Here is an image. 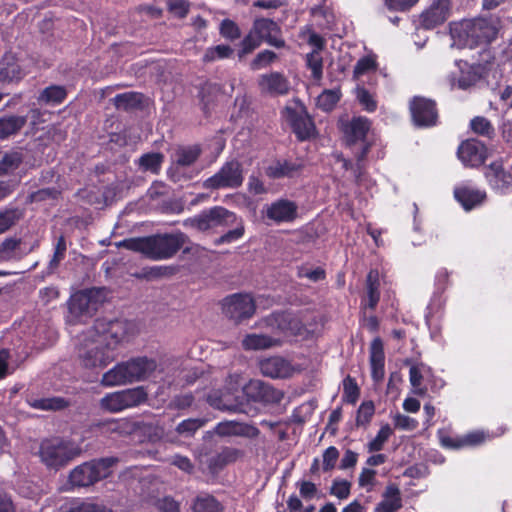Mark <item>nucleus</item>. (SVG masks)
I'll return each mask as SVG.
<instances>
[{
    "label": "nucleus",
    "instance_id": "obj_3",
    "mask_svg": "<svg viewBox=\"0 0 512 512\" xmlns=\"http://www.w3.org/2000/svg\"><path fill=\"white\" fill-rule=\"evenodd\" d=\"M80 443L68 437L52 436L41 440L37 451L40 462L49 471H59L81 456Z\"/></svg>",
    "mask_w": 512,
    "mask_h": 512
},
{
    "label": "nucleus",
    "instance_id": "obj_49",
    "mask_svg": "<svg viewBox=\"0 0 512 512\" xmlns=\"http://www.w3.org/2000/svg\"><path fill=\"white\" fill-rule=\"evenodd\" d=\"M201 154L199 146L181 148L176 153V163L180 166H190L197 161Z\"/></svg>",
    "mask_w": 512,
    "mask_h": 512
},
{
    "label": "nucleus",
    "instance_id": "obj_7",
    "mask_svg": "<svg viewBox=\"0 0 512 512\" xmlns=\"http://www.w3.org/2000/svg\"><path fill=\"white\" fill-rule=\"evenodd\" d=\"M236 222V213L223 206L204 209L199 214L183 221V225L199 232H208L217 228H227Z\"/></svg>",
    "mask_w": 512,
    "mask_h": 512
},
{
    "label": "nucleus",
    "instance_id": "obj_20",
    "mask_svg": "<svg viewBox=\"0 0 512 512\" xmlns=\"http://www.w3.org/2000/svg\"><path fill=\"white\" fill-rule=\"evenodd\" d=\"M247 396L255 402L262 404H279L284 393L260 380H251L245 388Z\"/></svg>",
    "mask_w": 512,
    "mask_h": 512
},
{
    "label": "nucleus",
    "instance_id": "obj_29",
    "mask_svg": "<svg viewBox=\"0 0 512 512\" xmlns=\"http://www.w3.org/2000/svg\"><path fill=\"white\" fill-rule=\"evenodd\" d=\"M259 86L262 90L273 95H285L290 89L289 81L279 72L262 75Z\"/></svg>",
    "mask_w": 512,
    "mask_h": 512
},
{
    "label": "nucleus",
    "instance_id": "obj_46",
    "mask_svg": "<svg viewBox=\"0 0 512 512\" xmlns=\"http://www.w3.org/2000/svg\"><path fill=\"white\" fill-rule=\"evenodd\" d=\"M198 97L200 99L201 110L205 116L208 117L216 102V93L214 88L209 84L203 85L199 90Z\"/></svg>",
    "mask_w": 512,
    "mask_h": 512
},
{
    "label": "nucleus",
    "instance_id": "obj_39",
    "mask_svg": "<svg viewBox=\"0 0 512 512\" xmlns=\"http://www.w3.org/2000/svg\"><path fill=\"white\" fill-rule=\"evenodd\" d=\"M470 130L477 136L493 140L496 136L495 128L492 122L484 116H475L470 120Z\"/></svg>",
    "mask_w": 512,
    "mask_h": 512
},
{
    "label": "nucleus",
    "instance_id": "obj_9",
    "mask_svg": "<svg viewBox=\"0 0 512 512\" xmlns=\"http://www.w3.org/2000/svg\"><path fill=\"white\" fill-rule=\"evenodd\" d=\"M244 181L243 166L236 160L226 161L221 168L203 182V187L209 190L236 189Z\"/></svg>",
    "mask_w": 512,
    "mask_h": 512
},
{
    "label": "nucleus",
    "instance_id": "obj_48",
    "mask_svg": "<svg viewBox=\"0 0 512 512\" xmlns=\"http://www.w3.org/2000/svg\"><path fill=\"white\" fill-rule=\"evenodd\" d=\"M22 212L17 207H9L0 211V234L9 230L20 218Z\"/></svg>",
    "mask_w": 512,
    "mask_h": 512
},
{
    "label": "nucleus",
    "instance_id": "obj_35",
    "mask_svg": "<svg viewBox=\"0 0 512 512\" xmlns=\"http://www.w3.org/2000/svg\"><path fill=\"white\" fill-rule=\"evenodd\" d=\"M380 281L379 272L377 270H370L366 278V294L367 302L362 305L370 310H375L380 300Z\"/></svg>",
    "mask_w": 512,
    "mask_h": 512
},
{
    "label": "nucleus",
    "instance_id": "obj_44",
    "mask_svg": "<svg viewBox=\"0 0 512 512\" xmlns=\"http://www.w3.org/2000/svg\"><path fill=\"white\" fill-rule=\"evenodd\" d=\"M125 408H131L144 403L147 393L143 387H136L120 391Z\"/></svg>",
    "mask_w": 512,
    "mask_h": 512
},
{
    "label": "nucleus",
    "instance_id": "obj_19",
    "mask_svg": "<svg viewBox=\"0 0 512 512\" xmlns=\"http://www.w3.org/2000/svg\"><path fill=\"white\" fill-rule=\"evenodd\" d=\"M437 435L443 448L453 450L464 447H476L483 444L486 440V435L481 431H473L462 436H453L448 431L439 429Z\"/></svg>",
    "mask_w": 512,
    "mask_h": 512
},
{
    "label": "nucleus",
    "instance_id": "obj_12",
    "mask_svg": "<svg viewBox=\"0 0 512 512\" xmlns=\"http://www.w3.org/2000/svg\"><path fill=\"white\" fill-rule=\"evenodd\" d=\"M95 329L100 334V340L103 343H111V347L115 351L117 345L128 338L132 323L120 319H97Z\"/></svg>",
    "mask_w": 512,
    "mask_h": 512
},
{
    "label": "nucleus",
    "instance_id": "obj_23",
    "mask_svg": "<svg viewBox=\"0 0 512 512\" xmlns=\"http://www.w3.org/2000/svg\"><path fill=\"white\" fill-rule=\"evenodd\" d=\"M261 373L272 379H284L292 376L293 367L291 363L280 356H273L262 359L259 362Z\"/></svg>",
    "mask_w": 512,
    "mask_h": 512
},
{
    "label": "nucleus",
    "instance_id": "obj_21",
    "mask_svg": "<svg viewBox=\"0 0 512 512\" xmlns=\"http://www.w3.org/2000/svg\"><path fill=\"white\" fill-rule=\"evenodd\" d=\"M266 218L275 223H290L298 216V206L288 199H278L267 206Z\"/></svg>",
    "mask_w": 512,
    "mask_h": 512
},
{
    "label": "nucleus",
    "instance_id": "obj_59",
    "mask_svg": "<svg viewBox=\"0 0 512 512\" xmlns=\"http://www.w3.org/2000/svg\"><path fill=\"white\" fill-rule=\"evenodd\" d=\"M375 412V406L372 401L363 402L357 410L356 425L366 426L370 423Z\"/></svg>",
    "mask_w": 512,
    "mask_h": 512
},
{
    "label": "nucleus",
    "instance_id": "obj_34",
    "mask_svg": "<svg viewBox=\"0 0 512 512\" xmlns=\"http://www.w3.org/2000/svg\"><path fill=\"white\" fill-rule=\"evenodd\" d=\"M67 96L68 92L65 86L50 85L39 93L37 101L39 104L57 106L62 104Z\"/></svg>",
    "mask_w": 512,
    "mask_h": 512
},
{
    "label": "nucleus",
    "instance_id": "obj_10",
    "mask_svg": "<svg viewBox=\"0 0 512 512\" xmlns=\"http://www.w3.org/2000/svg\"><path fill=\"white\" fill-rule=\"evenodd\" d=\"M282 116L290 125L298 141H309L317 136L315 123L305 107L297 110L296 108L286 106L282 111Z\"/></svg>",
    "mask_w": 512,
    "mask_h": 512
},
{
    "label": "nucleus",
    "instance_id": "obj_1",
    "mask_svg": "<svg viewBox=\"0 0 512 512\" xmlns=\"http://www.w3.org/2000/svg\"><path fill=\"white\" fill-rule=\"evenodd\" d=\"M499 28L498 18L478 17L451 23L450 33L459 46L473 49L491 44L497 38Z\"/></svg>",
    "mask_w": 512,
    "mask_h": 512
},
{
    "label": "nucleus",
    "instance_id": "obj_55",
    "mask_svg": "<svg viewBox=\"0 0 512 512\" xmlns=\"http://www.w3.org/2000/svg\"><path fill=\"white\" fill-rule=\"evenodd\" d=\"M21 244V239L18 238H6L0 244V260L10 261L16 258V250Z\"/></svg>",
    "mask_w": 512,
    "mask_h": 512
},
{
    "label": "nucleus",
    "instance_id": "obj_33",
    "mask_svg": "<svg viewBox=\"0 0 512 512\" xmlns=\"http://www.w3.org/2000/svg\"><path fill=\"white\" fill-rule=\"evenodd\" d=\"M192 512H224V505L208 492L199 493L190 506Z\"/></svg>",
    "mask_w": 512,
    "mask_h": 512
},
{
    "label": "nucleus",
    "instance_id": "obj_45",
    "mask_svg": "<svg viewBox=\"0 0 512 512\" xmlns=\"http://www.w3.org/2000/svg\"><path fill=\"white\" fill-rule=\"evenodd\" d=\"M234 54V50L231 46L226 44H220L212 46L206 49L203 55V62H213L221 59H229Z\"/></svg>",
    "mask_w": 512,
    "mask_h": 512
},
{
    "label": "nucleus",
    "instance_id": "obj_28",
    "mask_svg": "<svg viewBox=\"0 0 512 512\" xmlns=\"http://www.w3.org/2000/svg\"><path fill=\"white\" fill-rule=\"evenodd\" d=\"M402 508V497L399 487L392 483L386 486L382 500L375 506L374 512H396Z\"/></svg>",
    "mask_w": 512,
    "mask_h": 512
},
{
    "label": "nucleus",
    "instance_id": "obj_15",
    "mask_svg": "<svg viewBox=\"0 0 512 512\" xmlns=\"http://www.w3.org/2000/svg\"><path fill=\"white\" fill-rule=\"evenodd\" d=\"M457 157L465 167L478 168L488 158V148L482 141L469 138L459 144Z\"/></svg>",
    "mask_w": 512,
    "mask_h": 512
},
{
    "label": "nucleus",
    "instance_id": "obj_41",
    "mask_svg": "<svg viewBox=\"0 0 512 512\" xmlns=\"http://www.w3.org/2000/svg\"><path fill=\"white\" fill-rule=\"evenodd\" d=\"M163 161L164 155L162 153L151 152L143 154L139 158L138 164L141 170L145 172H151L153 174H158L160 172Z\"/></svg>",
    "mask_w": 512,
    "mask_h": 512
},
{
    "label": "nucleus",
    "instance_id": "obj_38",
    "mask_svg": "<svg viewBox=\"0 0 512 512\" xmlns=\"http://www.w3.org/2000/svg\"><path fill=\"white\" fill-rule=\"evenodd\" d=\"M63 512H113V510L91 499H76Z\"/></svg>",
    "mask_w": 512,
    "mask_h": 512
},
{
    "label": "nucleus",
    "instance_id": "obj_40",
    "mask_svg": "<svg viewBox=\"0 0 512 512\" xmlns=\"http://www.w3.org/2000/svg\"><path fill=\"white\" fill-rule=\"evenodd\" d=\"M28 403L32 408L44 411H60L69 406V402L63 397L32 399Z\"/></svg>",
    "mask_w": 512,
    "mask_h": 512
},
{
    "label": "nucleus",
    "instance_id": "obj_54",
    "mask_svg": "<svg viewBox=\"0 0 512 512\" xmlns=\"http://www.w3.org/2000/svg\"><path fill=\"white\" fill-rule=\"evenodd\" d=\"M340 100V93L336 90H324L317 99V105L323 111L329 112L334 109Z\"/></svg>",
    "mask_w": 512,
    "mask_h": 512
},
{
    "label": "nucleus",
    "instance_id": "obj_42",
    "mask_svg": "<svg viewBox=\"0 0 512 512\" xmlns=\"http://www.w3.org/2000/svg\"><path fill=\"white\" fill-rule=\"evenodd\" d=\"M23 160L24 156L20 151L11 150L4 153L0 160V176L18 169Z\"/></svg>",
    "mask_w": 512,
    "mask_h": 512
},
{
    "label": "nucleus",
    "instance_id": "obj_31",
    "mask_svg": "<svg viewBox=\"0 0 512 512\" xmlns=\"http://www.w3.org/2000/svg\"><path fill=\"white\" fill-rule=\"evenodd\" d=\"M144 100V94L136 91L120 93L112 99L116 109L123 110L125 112L143 109Z\"/></svg>",
    "mask_w": 512,
    "mask_h": 512
},
{
    "label": "nucleus",
    "instance_id": "obj_58",
    "mask_svg": "<svg viewBox=\"0 0 512 512\" xmlns=\"http://www.w3.org/2000/svg\"><path fill=\"white\" fill-rule=\"evenodd\" d=\"M101 406L104 409H106L110 412H114V413L120 412V411H123L126 409L124 406L123 398H122L120 391L114 392L111 394H107L106 396H104L101 399Z\"/></svg>",
    "mask_w": 512,
    "mask_h": 512
},
{
    "label": "nucleus",
    "instance_id": "obj_18",
    "mask_svg": "<svg viewBox=\"0 0 512 512\" xmlns=\"http://www.w3.org/2000/svg\"><path fill=\"white\" fill-rule=\"evenodd\" d=\"M451 0H432L419 16L420 26L425 30H432L444 24L451 15Z\"/></svg>",
    "mask_w": 512,
    "mask_h": 512
},
{
    "label": "nucleus",
    "instance_id": "obj_52",
    "mask_svg": "<svg viewBox=\"0 0 512 512\" xmlns=\"http://www.w3.org/2000/svg\"><path fill=\"white\" fill-rule=\"evenodd\" d=\"M205 421L200 418H189L181 421L177 427L176 431L178 434L191 437L193 436L202 426H204Z\"/></svg>",
    "mask_w": 512,
    "mask_h": 512
},
{
    "label": "nucleus",
    "instance_id": "obj_36",
    "mask_svg": "<svg viewBox=\"0 0 512 512\" xmlns=\"http://www.w3.org/2000/svg\"><path fill=\"white\" fill-rule=\"evenodd\" d=\"M279 340L263 334H247L242 340L245 350H263L278 345Z\"/></svg>",
    "mask_w": 512,
    "mask_h": 512
},
{
    "label": "nucleus",
    "instance_id": "obj_16",
    "mask_svg": "<svg viewBox=\"0 0 512 512\" xmlns=\"http://www.w3.org/2000/svg\"><path fill=\"white\" fill-rule=\"evenodd\" d=\"M117 354L111 343H103L100 339L80 354L81 363L85 368L103 369L116 358Z\"/></svg>",
    "mask_w": 512,
    "mask_h": 512
},
{
    "label": "nucleus",
    "instance_id": "obj_6",
    "mask_svg": "<svg viewBox=\"0 0 512 512\" xmlns=\"http://www.w3.org/2000/svg\"><path fill=\"white\" fill-rule=\"evenodd\" d=\"M118 463V458L101 457L85 461L75 466L68 475V484L72 488H88L107 479L113 473V467Z\"/></svg>",
    "mask_w": 512,
    "mask_h": 512
},
{
    "label": "nucleus",
    "instance_id": "obj_4",
    "mask_svg": "<svg viewBox=\"0 0 512 512\" xmlns=\"http://www.w3.org/2000/svg\"><path fill=\"white\" fill-rule=\"evenodd\" d=\"M262 43L277 49L286 46V42L282 38L281 27L278 23L269 18L259 17L254 19L249 32L240 41L237 50L238 59L242 60L247 55L252 54Z\"/></svg>",
    "mask_w": 512,
    "mask_h": 512
},
{
    "label": "nucleus",
    "instance_id": "obj_25",
    "mask_svg": "<svg viewBox=\"0 0 512 512\" xmlns=\"http://www.w3.org/2000/svg\"><path fill=\"white\" fill-rule=\"evenodd\" d=\"M485 178L489 185L497 191L503 192L512 185L511 173L506 171L503 164L498 161H494L486 167Z\"/></svg>",
    "mask_w": 512,
    "mask_h": 512
},
{
    "label": "nucleus",
    "instance_id": "obj_61",
    "mask_svg": "<svg viewBox=\"0 0 512 512\" xmlns=\"http://www.w3.org/2000/svg\"><path fill=\"white\" fill-rule=\"evenodd\" d=\"M357 100L365 111H367L369 113H373L376 111L377 101L375 100L374 96L366 88L358 89Z\"/></svg>",
    "mask_w": 512,
    "mask_h": 512
},
{
    "label": "nucleus",
    "instance_id": "obj_64",
    "mask_svg": "<svg viewBox=\"0 0 512 512\" xmlns=\"http://www.w3.org/2000/svg\"><path fill=\"white\" fill-rule=\"evenodd\" d=\"M339 458V451L334 446H329L323 452V470L325 472L331 471L334 469L336 462Z\"/></svg>",
    "mask_w": 512,
    "mask_h": 512
},
{
    "label": "nucleus",
    "instance_id": "obj_30",
    "mask_svg": "<svg viewBox=\"0 0 512 512\" xmlns=\"http://www.w3.org/2000/svg\"><path fill=\"white\" fill-rule=\"evenodd\" d=\"M244 455L243 450L234 447H224L219 453L209 459L208 468L212 472H218L228 464L234 463L244 457Z\"/></svg>",
    "mask_w": 512,
    "mask_h": 512
},
{
    "label": "nucleus",
    "instance_id": "obj_2",
    "mask_svg": "<svg viewBox=\"0 0 512 512\" xmlns=\"http://www.w3.org/2000/svg\"><path fill=\"white\" fill-rule=\"evenodd\" d=\"M188 240L185 233L177 231L126 239L123 246L128 250L142 253L148 259L158 261L172 258Z\"/></svg>",
    "mask_w": 512,
    "mask_h": 512
},
{
    "label": "nucleus",
    "instance_id": "obj_53",
    "mask_svg": "<svg viewBox=\"0 0 512 512\" xmlns=\"http://www.w3.org/2000/svg\"><path fill=\"white\" fill-rule=\"evenodd\" d=\"M306 65L312 72L315 80H320L323 76V58L318 51H312L306 55Z\"/></svg>",
    "mask_w": 512,
    "mask_h": 512
},
{
    "label": "nucleus",
    "instance_id": "obj_50",
    "mask_svg": "<svg viewBox=\"0 0 512 512\" xmlns=\"http://www.w3.org/2000/svg\"><path fill=\"white\" fill-rule=\"evenodd\" d=\"M296 276L299 279L307 278L311 282L316 283L326 279V271L320 266L311 269L307 264H303L297 267Z\"/></svg>",
    "mask_w": 512,
    "mask_h": 512
},
{
    "label": "nucleus",
    "instance_id": "obj_11",
    "mask_svg": "<svg viewBox=\"0 0 512 512\" xmlns=\"http://www.w3.org/2000/svg\"><path fill=\"white\" fill-rule=\"evenodd\" d=\"M222 311L226 317L240 323L255 314L256 304L249 294L236 293L223 299Z\"/></svg>",
    "mask_w": 512,
    "mask_h": 512
},
{
    "label": "nucleus",
    "instance_id": "obj_24",
    "mask_svg": "<svg viewBox=\"0 0 512 512\" xmlns=\"http://www.w3.org/2000/svg\"><path fill=\"white\" fill-rule=\"evenodd\" d=\"M369 361L371 378L376 383L382 381L385 376V353L383 341L380 337L374 338L370 344Z\"/></svg>",
    "mask_w": 512,
    "mask_h": 512
},
{
    "label": "nucleus",
    "instance_id": "obj_22",
    "mask_svg": "<svg viewBox=\"0 0 512 512\" xmlns=\"http://www.w3.org/2000/svg\"><path fill=\"white\" fill-rule=\"evenodd\" d=\"M304 169V163L300 159H277L265 169L270 179L294 178Z\"/></svg>",
    "mask_w": 512,
    "mask_h": 512
},
{
    "label": "nucleus",
    "instance_id": "obj_26",
    "mask_svg": "<svg viewBox=\"0 0 512 512\" xmlns=\"http://www.w3.org/2000/svg\"><path fill=\"white\" fill-rule=\"evenodd\" d=\"M454 197L466 211H470L481 205L487 195L484 190L462 185L454 189Z\"/></svg>",
    "mask_w": 512,
    "mask_h": 512
},
{
    "label": "nucleus",
    "instance_id": "obj_60",
    "mask_svg": "<svg viewBox=\"0 0 512 512\" xmlns=\"http://www.w3.org/2000/svg\"><path fill=\"white\" fill-rule=\"evenodd\" d=\"M377 61L373 56H363L360 58L354 66L353 74L354 77H360L370 71L377 69Z\"/></svg>",
    "mask_w": 512,
    "mask_h": 512
},
{
    "label": "nucleus",
    "instance_id": "obj_63",
    "mask_svg": "<svg viewBox=\"0 0 512 512\" xmlns=\"http://www.w3.org/2000/svg\"><path fill=\"white\" fill-rule=\"evenodd\" d=\"M351 483L347 480H334L330 493L339 499H346L350 495Z\"/></svg>",
    "mask_w": 512,
    "mask_h": 512
},
{
    "label": "nucleus",
    "instance_id": "obj_43",
    "mask_svg": "<svg viewBox=\"0 0 512 512\" xmlns=\"http://www.w3.org/2000/svg\"><path fill=\"white\" fill-rule=\"evenodd\" d=\"M233 229L228 230L226 233L215 239V245L229 244L240 240L245 234V226L242 218L236 215V222Z\"/></svg>",
    "mask_w": 512,
    "mask_h": 512
},
{
    "label": "nucleus",
    "instance_id": "obj_57",
    "mask_svg": "<svg viewBox=\"0 0 512 512\" xmlns=\"http://www.w3.org/2000/svg\"><path fill=\"white\" fill-rule=\"evenodd\" d=\"M278 56L275 52L265 49L260 51L250 63L252 70H259L265 68L275 62Z\"/></svg>",
    "mask_w": 512,
    "mask_h": 512
},
{
    "label": "nucleus",
    "instance_id": "obj_47",
    "mask_svg": "<svg viewBox=\"0 0 512 512\" xmlns=\"http://www.w3.org/2000/svg\"><path fill=\"white\" fill-rule=\"evenodd\" d=\"M360 397V388L355 378L347 375L343 380L342 399L349 404H355Z\"/></svg>",
    "mask_w": 512,
    "mask_h": 512
},
{
    "label": "nucleus",
    "instance_id": "obj_5",
    "mask_svg": "<svg viewBox=\"0 0 512 512\" xmlns=\"http://www.w3.org/2000/svg\"><path fill=\"white\" fill-rule=\"evenodd\" d=\"M157 368L155 359L147 356L131 358L117 363L113 368L105 372L101 384L105 387L125 385L146 380Z\"/></svg>",
    "mask_w": 512,
    "mask_h": 512
},
{
    "label": "nucleus",
    "instance_id": "obj_62",
    "mask_svg": "<svg viewBox=\"0 0 512 512\" xmlns=\"http://www.w3.org/2000/svg\"><path fill=\"white\" fill-rule=\"evenodd\" d=\"M498 132L505 146L512 150V119H503L498 126Z\"/></svg>",
    "mask_w": 512,
    "mask_h": 512
},
{
    "label": "nucleus",
    "instance_id": "obj_17",
    "mask_svg": "<svg viewBox=\"0 0 512 512\" xmlns=\"http://www.w3.org/2000/svg\"><path fill=\"white\" fill-rule=\"evenodd\" d=\"M412 122L416 127L434 126L438 119L436 103L433 100L415 96L409 104Z\"/></svg>",
    "mask_w": 512,
    "mask_h": 512
},
{
    "label": "nucleus",
    "instance_id": "obj_37",
    "mask_svg": "<svg viewBox=\"0 0 512 512\" xmlns=\"http://www.w3.org/2000/svg\"><path fill=\"white\" fill-rule=\"evenodd\" d=\"M486 74V68L482 64H473L467 70H462L458 79V86L467 89L479 82Z\"/></svg>",
    "mask_w": 512,
    "mask_h": 512
},
{
    "label": "nucleus",
    "instance_id": "obj_27",
    "mask_svg": "<svg viewBox=\"0 0 512 512\" xmlns=\"http://www.w3.org/2000/svg\"><path fill=\"white\" fill-rule=\"evenodd\" d=\"M28 121L26 115L6 114L0 117V140L18 135Z\"/></svg>",
    "mask_w": 512,
    "mask_h": 512
},
{
    "label": "nucleus",
    "instance_id": "obj_51",
    "mask_svg": "<svg viewBox=\"0 0 512 512\" xmlns=\"http://www.w3.org/2000/svg\"><path fill=\"white\" fill-rule=\"evenodd\" d=\"M392 434L393 430L389 424L381 426L375 438L368 443V452L381 451Z\"/></svg>",
    "mask_w": 512,
    "mask_h": 512
},
{
    "label": "nucleus",
    "instance_id": "obj_8",
    "mask_svg": "<svg viewBox=\"0 0 512 512\" xmlns=\"http://www.w3.org/2000/svg\"><path fill=\"white\" fill-rule=\"evenodd\" d=\"M371 125L372 123L367 117L355 116L342 127L346 146L353 147L357 143H361L360 150L355 152L358 165L366 160L372 148V142L367 140Z\"/></svg>",
    "mask_w": 512,
    "mask_h": 512
},
{
    "label": "nucleus",
    "instance_id": "obj_56",
    "mask_svg": "<svg viewBox=\"0 0 512 512\" xmlns=\"http://www.w3.org/2000/svg\"><path fill=\"white\" fill-rule=\"evenodd\" d=\"M219 33L223 38L229 41H235L241 37V30L238 24L228 18L221 21Z\"/></svg>",
    "mask_w": 512,
    "mask_h": 512
},
{
    "label": "nucleus",
    "instance_id": "obj_14",
    "mask_svg": "<svg viewBox=\"0 0 512 512\" xmlns=\"http://www.w3.org/2000/svg\"><path fill=\"white\" fill-rule=\"evenodd\" d=\"M265 321L268 326L292 336L307 338L312 334V331L307 328L303 321L290 312H274Z\"/></svg>",
    "mask_w": 512,
    "mask_h": 512
},
{
    "label": "nucleus",
    "instance_id": "obj_13",
    "mask_svg": "<svg viewBox=\"0 0 512 512\" xmlns=\"http://www.w3.org/2000/svg\"><path fill=\"white\" fill-rule=\"evenodd\" d=\"M100 290L96 288L81 290L74 293L68 302L71 315L75 318L92 317L100 304Z\"/></svg>",
    "mask_w": 512,
    "mask_h": 512
},
{
    "label": "nucleus",
    "instance_id": "obj_32",
    "mask_svg": "<svg viewBox=\"0 0 512 512\" xmlns=\"http://www.w3.org/2000/svg\"><path fill=\"white\" fill-rule=\"evenodd\" d=\"M25 73L12 55H5L0 61V83L19 82Z\"/></svg>",
    "mask_w": 512,
    "mask_h": 512
}]
</instances>
